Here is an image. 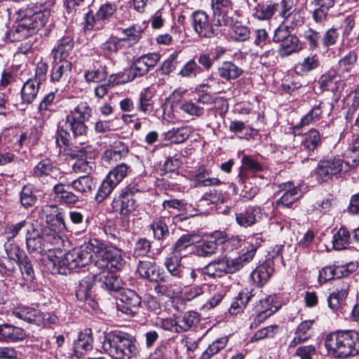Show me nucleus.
<instances>
[{
  "instance_id": "obj_20",
  "label": "nucleus",
  "mask_w": 359,
  "mask_h": 359,
  "mask_svg": "<svg viewBox=\"0 0 359 359\" xmlns=\"http://www.w3.org/2000/svg\"><path fill=\"white\" fill-rule=\"evenodd\" d=\"M292 0H281L280 3L274 4L271 6V15L278 13L282 18L295 19L297 22L294 26H297L303 22V19L297 13L292 14Z\"/></svg>"
},
{
  "instance_id": "obj_14",
  "label": "nucleus",
  "mask_w": 359,
  "mask_h": 359,
  "mask_svg": "<svg viewBox=\"0 0 359 359\" xmlns=\"http://www.w3.org/2000/svg\"><path fill=\"white\" fill-rule=\"evenodd\" d=\"M114 297L118 309L126 314L134 315L141 304L140 297L130 289L123 288Z\"/></svg>"
},
{
  "instance_id": "obj_57",
  "label": "nucleus",
  "mask_w": 359,
  "mask_h": 359,
  "mask_svg": "<svg viewBox=\"0 0 359 359\" xmlns=\"http://www.w3.org/2000/svg\"><path fill=\"white\" fill-rule=\"evenodd\" d=\"M19 266L24 280L27 283H32L35 279V273L28 257H24L20 261Z\"/></svg>"
},
{
  "instance_id": "obj_12",
  "label": "nucleus",
  "mask_w": 359,
  "mask_h": 359,
  "mask_svg": "<svg viewBox=\"0 0 359 359\" xmlns=\"http://www.w3.org/2000/svg\"><path fill=\"white\" fill-rule=\"evenodd\" d=\"M211 7L216 25H233L238 17L231 0H212Z\"/></svg>"
},
{
  "instance_id": "obj_52",
  "label": "nucleus",
  "mask_w": 359,
  "mask_h": 359,
  "mask_svg": "<svg viewBox=\"0 0 359 359\" xmlns=\"http://www.w3.org/2000/svg\"><path fill=\"white\" fill-rule=\"evenodd\" d=\"M34 187L29 184L25 185L20 191V203L22 206L29 208L34 205L36 202V197L33 192Z\"/></svg>"
},
{
  "instance_id": "obj_9",
  "label": "nucleus",
  "mask_w": 359,
  "mask_h": 359,
  "mask_svg": "<svg viewBox=\"0 0 359 359\" xmlns=\"http://www.w3.org/2000/svg\"><path fill=\"white\" fill-rule=\"evenodd\" d=\"M116 11L115 5L106 3L101 5L96 13L93 11H88L84 16L83 29L90 31L103 29Z\"/></svg>"
},
{
  "instance_id": "obj_43",
  "label": "nucleus",
  "mask_w": 359,
  "mask_h": 359,
  "mask_svg": "<svg viewBox=\"0 0 359 359\" xmlns=\"http://www.w3.org/2000/svg\"><path fill=\"white\" fill-rule=\"evenodd\" d=\"M55 94L53 92L46 95L38 107L39 118L43 121L46 120L50 115V111L54 105Z\"/></svg>"
},
{
  "instance_id": "obj_44",
  "label": "nucleus",
  "mask_w": 359,
  "mask_h": 359,
  "mask_svg": "<svg viewBox=\"0 0 359 359\" xmlns=\"http://www.w3.org/2000/svg\"><path fill=\"white\" fill-rule=\"evenodd\" d=\"M57 168L50 159H43L39 162L33 169L34 176L43 177L51 175L57 171Z\"/></svg>"
},
{
  "instance_id": "obj_17",
  "label": "nucleus",
  "mask_w": 359,
  "mask_h": 359,
  "mask_svg": "<svg viewBox=\"0 0 359 359\" xmlns=\"http://www.w3.org/2000/svg\"><path fill=\"white\" fill-rule=\"evenodd\" d=\"M137 271L142 278L150 281L158 282L164 280L163 269L152 260L140 261Z\"/></svg>"
},
{
  "instance_id": "obj_50",
  "label": "nucleus",
  "mask_w": 359,
  "mask_h": 359,
  "mask_svg": "<svg viewBox=\"0 0 359 359\" xmlns=\"http://www.w3.org/2000/svg\"><path fill=\"white\" fill-rule=\"evenodd\" d=\"M130 170V166L122 163L113 168L107 176L114 182V184L118 185L127 176Z\"/></svg>"
},
{
  "instance_id": "obj_54",
  "label": "nucleus",
  "mask_w": 359,
  "mask_h": 359,
  "mask_svg": "<svg viewBox=\"0 0 359 359\" xmlns=\"http://www.w3.org/2000/svg\"><path fill=\"white\" fill-rule=\"evenodd\" d=\"M238 21L233 25H226L231 27V37L238 41H244L249 39L250 29L244 25H237Z\"/></svg>"
},
{
  "instance_id": "obj_63",
  "label": "nucleus",
  "mask_w": 359,
  "mask_h": 359,
  "mask_svg": "<svg viewBox=\"0 0 359 359\" xmlns=\"http://www.w3.org/2000/svg\"><path fill=\"white\" fill-rule=\"evenodd\" d=\"M48 69V65L46 62H39L36 67L35 75L30 79L35 80L37 83L41 85L46 79Z\"/></svg>"
},
{
  "instance_id": "obj_15",
  "label": "nucleus",
  "mask_w": 359,
  "mask_h": 359,
  "mask_svg": "<svg viewBox=\"0 0 359 359\" xmlns=\"http://www.w3.org/2000/svg\"><path fill=\"white\" fill-rule=\"evenodd\" d=\"M55 231L52 230L50 226H29L27 229V245L29 250L38 251L41 250L42 240H49L53 236L56 239Z\"/></svg>"
},
{
  "instance_id": "obj_32",
  "label": "nucleus",
  "mask_w": 359,
  "mask_h": 359,
  "mask_svg": "<svg viewBox=\"0 0 359 359\" xmlns=\"http://www.w3.org/2000/svg\"><path fill=\"white\" fill-rule=\"evenodd\" d=\"M323 103L320 102L318 104L314 105L312 109L301 119L300 122L297 124L293 130L294 133H297L298 130L306 126L313 123L318 121L322 116Z\"/></svg>"
},
{
  "instance_id": "obj_1",
  "label": "nucleus",
  "mask_w": 359,
  "mask_h": 359,
  "mask_svg": "<svg viewBox=\"0 0 359 359\" xmlns=\"http://www.w3.org/2000/svg\"><path fill=\"white\" fill-rule=\"evenodd\" d=\"M92 252L96 258L93 266L97 269L107 267L108 263H110L109 259L111 260V266L116 267H120L123 263L121 250L107 245L95 238L90 239L88 243L73 249L62 256L57 255L55 251H50L43 262L50 273L67 275L74 269L88 264L93 258Z\"/></svg>"
},
{
  "instance_id": "obj_42",
  "label": "nucleus",
  "mask_w": 359,
  "mask_h": 359,
  "mask_svg": "<svg viewBox=\"0 0 359 359\" xmlns=\"http://www.w3.org/2000/svg\"><path fill=\"white\" fill-rule=\"evenodd\" d=\"M321 144L320 133L316 129H311L304 135L302 142V148L307 151H313Z\"/></svg>"
},
{
  "instance_id": "obj_45",
  "label": "nucleus",
  "mask_w": 359,
  "mask_h": 359,
  "mask_svg": "<svg viewBox=\"0 0 359 359\" xmlns=\"http://www.w3.org/2000/svg\"><path fill=\"white\" fill-rule=\"evenodd\" d=\"M254 255L255 252L252 250L248 251L235 259H228L229 273H233L240 270L245 264L249 263L252 259Z\"/></svg>"
},
{
  "instance_id": "obj_19",
  "label": "nucleus",
  "mask_w": 359,
  "mask_h": 359,
  "mask_svg": "<svg viewBox=\"0 0 359 359\" xmlns=\"http://www.w3.org/2000/svg\"><path fill=\"white\" fill-rule=\"evenodd\" d=\"M359 108V83L351 90L344 98L345 118L348 122L353 118L354 114Z\"/></svg>"
},
{
  "instance_id": "obj_23",
  "label": "nucleus",
  "mask_w": 359,
  "mask_h": 359,
  "mask_svg": "<svg viewBox=\"0 0 359 359\" xmlns=\"http://www.w3.org/2000/svg\"><path fill=\"white\" fill-rule=\"evenodd\" d=\"M65 212L55 205H46L41 212V218L47 224H65Z\"/></svg>"
},
{
  "instance_id": "obj_29",
  "label": "nucleus",
  "mask_w": 359,
  "mask_h": 359,
  "mask_svg": "<svg viewBox=\"0 0 359 359\" xmlns=\"http://www.w3.org/2000/svg\"><path fill=\"white\" fill-rule=\"evenodd\" d=\"M302 49L299 39L294 35L280 43L277 47V52L281 57H287L292 53L299 52Z\"/></svg>"
},
{
  "instance_id": "obj_18",
  "label": "nucleus",
  "mask_w": 359,
  "mask_h": 359,
  "mask_svg": "<svg viewBox=\"0 0 359 359\" xmlns=\"http://www.w3.org/2000/svg\"><path fill=\"white\" fill-rule=\"evenodd\" d=\"M27 337L25 331L20 327L10 323L0 324V342L16 343Z\"/></svg>"
},
{
  "instance_id": "obj_16",
  "label": "nucleus",
  "mask_w": 359,
  "mask_h": 359,
  "mask_svg": "<svg viewBox=\"0 0 359 359\" xmlns=\"http://www.w3.org/2000/svg\"><path fill=\"white\" fill-rule=\"evenodd\" d=\"M72 63L69 60H55L50 70V81L60 86H67L72 79Z\"/></svg>"
},
{
  "instance_id": "obj_41",
  "label": "nucleus",
  "mask_w": 359,
  "mask_h": 359,
  "mask_svg": "<svg viewBox=\"0 0 359 359\" xmlns=\"http://www.w3.org/2000/svg\"><path fill=\"white\" fill-rule=\"evenodd\" d=\"M217 246L215 241L209 237L203 238L195 246V252L199 257H206L217 252Z\"/></svg>"
},
{
  "instance_id": "obj_26",
  "label": "nucleus",
  "mask_w": 359,
  "mask_h": 359,
  "mask_svg": "<svg viewBox=\"0 0 359 359\" xmlns=\"http://www.w3.org/2000/svg\"><path fill=\"white\" fill-rule=\"evenodd\" d=\"M40 86L35 80L30 79L25 82L20 91L21 104H32L37 97Z\"/></svg>"
},
{
  "instance_id": "obj_39",
  "label": "nucleus",
  "mask_w": 359,
  "mask_h": 359,
  "mask_svg": "<svg viewBox=\"0 0 359 359\" xmlns=\"http://www.w3.org/2000/svg\"><path fill=\"white\" fill-rule=\"evenodd\" d=\"M53 193L55 200L62 203L74 204L79 201V197L74 193L65 190L62 184L54 186Z\"/></svg>"
},
{
  "instance_id": "obj_3",
  "label": "nucleus",
  "mask_w": 359,
  "mask_h": 359,
  "mask_svg": "<svg viewBox=\"0 0 359 359\" xmlns=\"http://www.w3.org/2000/svg\"><path fill=\"white\" fill-rule=\"evenodd\" d=\"M122 264L120 267L111 266V262L104 269H97V271L93 270V276H88L83 278L77 287L76 296L78 300L83 302H91V293L95 281H97L100 287L107 290L114 291L116 294L118 293L121 288V280L113 273L114 270H121L126 262L121 255Z\"/></svg>"
},
{
  "instance_id": "obj_28",
  "label": "nucleus",
  "mask_w": 359,
  "mask_h": 359,
  "mask_svg": "<svg viewBox=\"0 0 359 359\" xmlns=\"http://www.w3.org/2000/svg\"><path fill=\"white\" fill-rule=\"evenodd\" d=\"M228 259L224 257L209 263L203 268V272L211 278L222 277L229 273Z\"/></svg>"
},
{
  "instance_id": "obj_64",
  "label": "nucleus",
  "mask_w": 359,
  "mask_h": 359,
  "mask_svg": "<svg viewBox=\"0 0 359 359\" xmlns=\"http://www.w3.org/2000/svg\"><path fill=\"white\" fill-rule=\"evenodd\" d=\"M252 278L259 286H263L266 284L269 280V273L264 267H259L252 274Z\"/></svg>"
},
{
  "instance_id": "obj_51",
  "label": "nucleus",
  "mask_w": 359,
  "mask_h": 359,
  "mask_svg": "<svg viewBox=\"0 0 359 359\" xmlns=\"http://www.w3.org/2000/svg\"><path fill=\"white\" fill-rule=\"evenodd\" d=\"M116 186L117 184H114V182L107 176L98 189L95 196L96 201L98 203L102 202Z\"/></svg>"
},
{
  "instance_id": "obj_46",
  "label": "nucleus",
  "mask_w": 359,
  "mask_h": 359,
  "mask_svg": "<svg viewBox=\"0 0 359 359\" xmlns=\"http://www.w3.org/2000/svg\"><path fill=\"white\" fill-rule=\"evenodd\" d=\"M351 236L349 231L344 226H341L333 236V248L337 250L346 248L349 244Z\"/></svg>"
},
{
  "instance_id": "obj_47",
  "label": "nucleus",
  "mask_w": 359,
  "mask_h": 359,
  "mask_svg": "<svg viewBox=\"0 0 359 359\" xmlns=\"http://www.w3.org/2000/svg\"><path fill=\"white\" fill-rule=\"evenodd\" d=\"M39 312L40 311L34 309L22 308L13 311V314L19 319L37 325V323L39 322Z\"/></svg>"
},
{
  "instance_id": "obj_31",
  "label": "nucleus",
  "mask_w": 359,
  "mask_h": 359,
  "mask_svg": "<svg viewBox=\"0 0 359 359\" xmlns=\"http://www.w3.org/2000/svg\"><path fill=\"white\" fill-rule=\"evenodd\" d=\"M320 64V58L317 54L310 55L295 65L294 71L299 75H305L316 69Z\"/></svg>"
},
{
  "instance_id": "obj_53",
  "label": "nucleus",
  "mask_w": 359,
  "mask_h": 359,
  "mask_svg": "<svg viewBox=\"0 0 359 359\" xmlns=\"http://www.w3.org/2000/svg\"><path fill=\"white\" fill-rule=\"evenodd\" d=\"M358 60V53L355 50H350L341 57L339 62V69L343 72H348L354 67Z\"/></svg>"
},
{
  "instance_id": "obj_8",
  "label": "nucleus",
  "mask_w": 359,
  "mask_h": 359,
  "mask_svg": "<svg viewBox=\"0 0 359 359\" xmlns=\"http://www.w3.org/2000/svg\"><path fill=\"white\" fill-rule=\"evenodd\" d=\"M161 56L156 53L142 55L134 60L126 74H123V82L133 81L146 75L160 61Z\"/></svg>"
},
{
  "instance_id": "obj_49",
  "label": "nucleus",
  "mask_w": 359,
  "mask_h": 359,
  "mask_svg": "<svg viewBox=\"0 0 359 359\" xmlns=\"http://www.w3.org/2000/svg\"><path fill=\"white\" fill-rule=\"evenodd\" d=\"M152 93L148 88H146L142 92H141L137 105L138 110L144 114L150 113L152 111Z\"/></svg>"
},
{
  "instance_id": "obj_11",
  "label": "nucleus",
  "mask_w": 359,
  "mask_h": 359,
  "mask_svg": "<svg viewBox=\"0 0 359 359\" xmlns=\"http://www.w3.org/2000/svg\"><path fill=\"white\" fill-rule=\"evenodd\" d=\"M68 155L72 158L77 159V161L72 166L75 172L90 174L95 168V164L92 159L96 154L91 146L88 145L81 148L76 147L75 149H70Z\"/></svg>"
},
{
  "instance_id": "obj_48",
  "label": "nucleus",
  "mask_w": 359,
  "mask_h": 359,
  "mask_svg": "<svg viewBox=\"0 0 359 359\" xmlns=\"http://www.w3.org/2000/svg\"><path fill=\"white\" fill-rule=\"evenodd\" d=\"M251 299V295L248 292H241L236 297L235 300L231 303L229 312L231 315H236L240 313L245 308L247 304Z\"/></svg>"
},
{
  "instance_id": "obj_21",
  "label": "nucleus",
  "mask_w": 359,
  "mask_h": 359,
  "mask_svg": "<svg viewBox=\"0 0 359 359\" xmlns=\"http://www.w3.org/2000/svg\"><path fill=\"white\" fill-rule=\"evenodd\" d=\"M283 191H285L283 195L276 202V208L289 207L301 195V190L297 187H294L291 182L284 183L280 186Z\"/></svg>"
},
{
  "instance_id": "obj_30",
  "label": "nucleus",
  "mask_w": 359,
  "mask_h": 359,
  "mask_svg": "<svg viewBox=\"0 0 359 359\" xmlns=\"http://www.w3.org/2000/svg\"><path fill=\"white\" fill-rule=\"evenodd\" d=\"M178 333L187 332L200 321L198 313L188 311L180 314L176 317Z\"/></svg>"
},
{
  "instance_id": "obj_37",
  "label": "nucleus",
  "mask_w": 359,
  "mask_h": 359,
  "mask_svg": "<svg viewBox=\"0 0 359 359\" xmlns=\"http://www.w3.org/2000/svg\"><path fill=\"white\" fill-rule=\"evenodd\" d=\"M218 74L221 78L229 81L239 77L243 74V69L232 62L226 61L218 68Z\"/></svg>"
},
{
  "instance_id": "obj_61",
  "label": "nucleus",
  "mask_w": 359,
  "mask_h": 359,
  "mask_svg": "<svg viewBox=\"0 0 359 359\" xmlns=\"http://www.w3.org/2000/svg\"><path fill=\"white\" fill-rule=\"evenodd\" d=\"M84 76L87 82H100L107 78V73L104 67H100L86 72Z\"/></svg>"
},
{
  "instance_id": "obj_58",
  "label": "nucleus",
  "mask_w": 359,
  "mask_h": 359,
  "mask_svg": "<svg viewBox=\"0 0 359 359\" xmlns=\"http://www.w3.org/2000/svg\"><path fill=\"white\" fill-rule=\"evenodd\" d=\"M201 72V68L196 62L192 59L188 61L182 68L180 74L182 77L193 78L196 77L198 73Z\"/></svg>"
},
{
  "instance_id": "obj_36",
  "label": "nucleus",
  "mask_w": 359,
  "mask_h": 359,
  "mask_svg": "<svg viewBox=\"0 0 359 359\" xmlns=\"http://www.w3.org/2000/svg\"><path fill=\"white\" fill-rule=\"evenodd\" d=\"M262 217L259 208H252L244 213L236 214V221L238 224H254L260 222Z\"/></svg>"
},
{
  "instance_id": "obj_34",
  "label": "nucleus",
  "mask_w": 359,
  "mask_h": 359,
  "mask_svg": "<svg viewBox=\"0 0 359 359\" xmlns=\"http://www.w3.org/2000/svg\"><path fill=\"white\" fill-rule=\"evenodd\" d=\"M261 170H262V165L260 163L255 161L250 156H244L242 158V166L238 177L239 180L243 183L248 177V171L255 172Z\"/></svg>"
},
{
  "instance_id": "obj_62",
  "label": "nucleus",
  "mask_w": 359,
  "mask_h": 359,
  "mask_svg": "<svg viewBox=\"0 0 359 359\" xmlns=\"http://www.w3.org/2000/svg\"><path fill=\"white\" fill-rule=\"evenodd\" d=\"M339 34L336 28L328 29L321 37V42L325 48L334 46L338 39Z\"/></svg>"
},
{
  "instance_id": "obj_24",
  "label": "nucleus",
  "mask_w": 359,
  "mask_h": 359,
  "mask_svg": "<svg viewBox=\"0 0 359 359\" xmlns=\"http://www.w3.org/2000/svg\"><path fill=\"white\" fill-rule=\"evenodd\" d=\"M74 44V40L72 36H63L59 41L57 46L53 50V60H68L67 57L73 49Z\"/></svg>"
},
{
  "instance_id": "obj_6",
  "label": "nucleus",
  "mask_w": 359,
  "mask_h": 359,
  "mask_svg": "<svg viewBox=\"0 0 359 359\" xmlns=\"http://www.w3.org/2000/svg\"><path fill=\"white\" fill-rule=\"evenodd\" d=\"M102 348L105 353L113 359H130L140 353L136 339L121 331L107 333L104 336Z\"/></svg>"
},
{
  "instance_id": "obj_35",
  "label": "nucleus",
  "mask_w": 359,
  "mask_h": 359,
  "mask_svg": "<svg viewBox=\"0 0 359 359\" xmlns=\"http://www.w3.org/2000/svg\"><path fill=\"white\" fill-rule=\"evenodd\" d=\"M72 188L82 194L91 193L96 187V181L89 175H83L72 182Z\"/></svg>"
},
{
  "instance_id": "obj_10",
  "label": "nucleus",
  "mask_w": 359,
  "mask_h": 359,
  "mask_svg": "<svg viewBox=\"0 0 359 359\" xmlns=\"http://www.w3.org/2000/svg\"><path fill=\"white\" fill-rule=\"evenodd\" d=\"M192 27L199 36L212 38L220 33L219 27L224 25H216V18L213 17L210 22L209 15L203 11L198 10L191 14Z\"/></svg>"
},
{
  "instance_id": "obj_40",
  "label": "nucleus",
  "mask_w": 359,
  "mask_h": 359,
  "mask_svg": "<svg viewBox=\"0 0 359 359\" xmlns=\"http://www.w3.org/2000/svg\"><path fill=\"white\" fill-rule=\"evenodd\" d=\"M122 36L119 37V41H128L130 45L137 43L142 38L143 29L140 26L134 25L130 27L120 29Z\"/></svg>"
},
{
  "instance_id": "obj_25",
  "label": "nucleus",
  "mask_w": 359,
  "mask_h": 359,
  "mask_svg": "<svg viewBox=\"0 0 359 359\" xmlns=\"http://www.w3.org/2000/svg\"><path fill=\"white\" fill-rule=\"evenodd\" d=\"M349 283L341 281L337 285L336 290L331 293L327 299L329 307L332 310H337L341 302L344 300L349 291Z\"/></svg>"
},
{
  "instance_id": "obj_13",
  "label": "nucleus",
  "mask_w": 359,
  "mask_h": 359,
  "mask_svg": "<svg viewBox=\"0 0 359 359\" xmlns=\"http://www.w3.org/2000/svg\"><path fill=\"white\" fill-rule=\"evenodd\" d=\"M348 171V166L344 163V159L333 157L319 161L316 168V175L319 180L326 181L333 175L341 172L345 173Z\"/></svg>"
},
{
  "instance_id": "obj_5",
  "label": "nucleus",
  "mask_w": 359,
  "mask_h": 359,
  "mask_svg": "<svg viewBox=\"0 0 359 359\" xmlns=\"http://www.w3.org/2000/svg\"><path fill=\"white\" fill-rule=\"evenodd\" d=\"M325 346L329 353L337 358H348L359 354V332L355 330H338L328 334Z\"/></svg>"
},
{
  "instance_id": "obj_55",
  "label": "nucleus",
  "mask_w": 359,
  "mask_h": 359,
  "mask_svg": "<svg viewBox=\"0 0 359 359\" xmlns=\"http://www.w3.org/2000/svg\"><path fill=\"white\" fill-rule=\"evenodd\" d=\"M198 274H205L203 269H191L184 266L183 272L179 280V283L182 285H191L196 281Z\"/></svg>"
},
{
  "instance_id": "obj_59",
  "label": "nucleus",
  "mask_w": 359,
  "mask_h": 359,
  "mask_svg": "<svg viewBox=\"0 0 359 359\" xmlns=\"http://www.w3.org/2000/svg\"><path fill=\"white\" fill-rule=\"evenodd\" d=\"M304 38L306 41L309 49L313 50L318 47L319 42L321 39V35L320 32L312 29H309L304 32Z\"/></svg>"
},
{
  "instance_id": "obj_2",
  "label": "nucleus",
  "mask_w": 359,
  "mask_h": 359,
  "mask_svg": "<svg viewBox=\"0 0 359 359\" xmlns=\"http://www.w3.org/2000/svg\"><path fill=\"white\" fill-rule=\"evenodd\" d=\"M20 19L6 34L11 42L20 41L43 28L50 17V11L47 8L34 10V7L21 9Z\"/></svg>"
},
{
  "instance_id": "obj_27",
  "label": "nucleus",
  "mask_w": 359,
  "mask_h": 359,
  "mask_svg": "<svg viewBox=\"0 0 359 359\" xmlns=\"http://www.w3.org/2000/svg\"><path fill=\"white\" fill-rule=\"evenodd\" d=\"M210 171L205 167H200L193 176V182L195 187H202L208 186H215L221 184V181L218 178L210 177Z\"/></svg>"
},
{
  "instance_id": "obj_4",
  "label": "nucleus",
  "mask_w": 359,
  "mask_h": 359,
  "mask_svg": "<svg viewBox=\"0 0 359 359\" xmlns=\"http://www.w3.org/2000/svg\"><path fill=\"white\" fill-rule=\"evenodd\" d=\"M92 109L86 102H81L76 107L70 110L67 115L65 123L59 126L55 135L56 142L60 145H67L71 138L72 132L74 138H81L87 136L88 127L85 121L91 116Z\"/></svg>"
},
{
  "instance_id": "obj_38",
  "label": "nucleus",
  "mask_w": 359,
  "mask_h": 359,
  "mask_svg": "<svg viewBox=\"0 0 359 359\" xmlns=\"http://www.w3.org/2000/svg\"><path fill=\"white\" fill-rule=\"evenodd\" d=\"M190 135V129L188 127L172 128L163 133L165 140L171 143L180 144L188 139Z\"/></svg>"
},
{
  "instance_id": "obj_33",
  "label": "nucleus",
  "mask_w": 359,
  "mask_h": 359,
  "mask_svg": "<svg viewBox=\"0 0 359 359\" xmlns=\"http://www.w3.org/2000/svg\"><path fill=\"white\" fill-rule=\"evenodd\" d=\"M112 206L116 211L119 210L121 214H126L135 210L137 205L132 196L122 192L118 198L114 200Z\"/></svg>"
},
{
  "instance_id": "obj_7",
  "label": "nucleus",
  "mask_w": 359,
  "mask_h": 359,
  "mask_svg": "<svg viewBox=\"0 0 359 359\" xmlns=\"http://www.w3.org/2000/svg\"><path fill=\"white\" fill-rule=\"evenodd\" d=\"M195 235L188 234L182 236L175 244L173 252L167 257L164 266L168 273L178 280L181 277L184 266L182 265V250H185L191 243L195 242Z\"/></svg>"
},
{
  "instance_id": "obj_56",
  "label": "nucleus",
  "mask_w": 359,
  "mask_h": 359,
  "mask_svg": "<svg viewBox=\"0 0 359 359\" xmlns=\"http://www.w3.org/2000/svg\"><path fill=\"white\" fill-rule=\"evenodd\" d=\"M227 343V339L221 338L212 342L206 350L202 353L201 359H210L212 356L223 349Z\"/></svg>"
},
{
  "instance_id": "obj_60",
  "label": "nucleus",
  "mask_w": 359,
  "mask_h": 359,
  "mask_svg": "<svg viewBox=\"0 0 359 359\" xmlns=\"http://www.w3.org/2000/svg\"><path fill=\"white\" fill-rule=\"evenodd\" d=\"M180 109L184 113L195 116H201L203 114L204 109L203 107L196 104L191 101H184L180 105Z\"/></svg>"
},
{
  "instance_id": "obj_22",
  "label": "nucleus",
  "mask_w": 359,
  "mask_h": 359,
  "mask_svg": "<svg viewBox=\"0 0 359 359\" xmlns=\"http://www.w3.org/2000/svg\"><path fill=\"white\" fill-rule=\"evenodd\" d=\"M93 346V338L91 329L81 331L74 341V351L79 355H83L91 351Z\"/></svg>"
}]
</instances>
